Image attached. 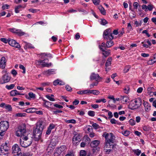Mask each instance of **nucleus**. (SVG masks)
<instances>
[{"instance_id":"nucleus-1","label":"nucleus","mask_w":156,"mask_h":156,"mask_svg":"<svg viewBox=\"0 0 156 156\" xmlns=\"http://www.w3.org/2000/svg\"><path fill=\"white\" fill-rule=\"evenodd\" d=\"M20 140L21 146L24 147H27L31 145L33 140L32 135L28 134L26 136H23Z\"/></svg>"},{"instance_id":"nucleus-2","label":"nucleus","mask_w":156,"mask_h":156,"mask_svg":"<svg viewBox=\"0 0 156 156\" xmlns=\"http://www.w3.org/2000/svg\"><path fill=\"white\" fill-rule=\"evenodd\" d=\"M30 133L26 132L25 124H22L18 126V129L16 133V135L22 137L23 136H25Z\"/></svg>"},{"instance_id":"nucleus-3","label":"nucleus","mask_w":156,"mask_h":156,"mask_svg":"<svg viewBox=\"0 0 156 156\" xmlns=\"http://www.w3.org/2000/svg\"><path fill=\"white\" fill-rule=\"evenodd\" d=\"M110 136L105 141L106 145L105 147L114 149L115 146V144H113L115 137L112 133H110Z\"/></svg>"},{"instance_id":"nucleus-4","label":"nucleus","mask_w":156,"mask_h":156,"mask_svg":"<svg viewBox=\"0 0 156 156\" xmlns=\"http://www.w3.org/2000/svg\"><path fill=\"white\" fill-rule=\"evenodd\" d=\"M9 126V122L7 121H2L0 122V136H3L5 132L8 128Z\"/></svg>"},{"instance_id":"nucleus-5","label":"nucleus","mask_w":156,"mask_h":156,"mask_svg":"<svg viewBox=\"0 0 156 156\" xmlns=\"http://www.w3.org/2000/svg\"><path fill=\"white\" fill-rule=\"evenodd\" d=\"M103 37L106 40H111L113 39V37L112 35V33L111 32V29L110 28L107 29L104 31Z\"/></svg>"},{"instance_id":"nucleus-6","label":"nucleus","mask_w":156,"mask_h":156,"mask_svg":"<svg viewBox=\"0 0 156 156\" xmlns=\"http://www.w3.org/2000/svg\"><path fill=\"white\" fill-rule=\"evenodd\" d=\"M44 128V123L42 121H39L37 122L36 128L34 130L33 134H37L39 132H41Z\"/></svg>"},{"instance_id":"nucleus-7","label":"nucleus","mask_w":156,"mask_h":156,"mask_svg":"<svg viewBox=\"0 0 156 156\" xmlns=\"http://www.w3.org/2000/svg\"><path fill=\"white\" fill-rule=\"evenodd\" d=\"M12 153L15 154L14 155L19 156V154H22L21 150L18 144H16L13 146L12 148Z\"/></svg>"},{"instance_id":"nucleus-8","label":"nucleus","mask_w":156,"mask_h":156,"mask_svg":"<svg viewBox=\"0 0 156 156\" xmlns=\"http://www.w3.org/2000/svg\"><path fill=\"white\" fill-rule=\"evenodd\" d=\"M2 72L3 73H5V74L2 77V79L3 81L2 83H4L8 82L10 80V77L9 76L8 73H6V71H3Z\"/></svg>"},{"instance_id":"nucleus-9","label":"nucleus","mask_w":156,"mask_h":156,"mask_svg":"<svg viewBox=\"0 0 156 156\" xmlns=\"http://www.w3.org/2000/svg\"><path fill=\"white\" fill-rule=\"evenodd\" d=\"M9 147L6 145H2L0 147V151L1 155H6L8 153V151Z\"/></svg>"},{"instance_id":"nucleus-10","label":"nucleus","mask_w":156,"mask_h":156,"mask_svg":"<svg viewBox=\"0 0 156 156\" xmlns=\"http://www.w3.org/2000/svg\"><path fill=\"white\" fill-rule=\"evenodd\" d=\"M8 43L10 45L16 48H20V45L14 40H9L8 41Z\"/></svg>"},{"instance_id":"nucleus-11","label":"nucleus","mask_w":156,"mask_h":156,"mask_svg":"<svg viewBox=\"0 0 156 156\" xmlns=\"http://www.w3.org/2000/svg\"><path fill=\"white\" fill-rule=\"evenodd\" d=\"M90 79L91 80H95L96 81H98V80L101 79V77H100L98 74L93 73L90 75Z\"/></svg>"},{"instance_id":"nucleus-12","label":"nucleus","mask_w":156,"mask_h":156,"mask_svg":"<svg viewBox=\"0 0 156 156\" xmlns=\"http://www.w3.org/2000/svg\"><path fill=\"white\" fill-rule=\"evenodd\" d=\"M6 60L4 57H2L0 60V67L2 69H4L6 66Z\"/></svg>"},{"instance_id":"nucleus-13","label":"nucleus","mask_w":156,"mask_h":156,"mask_svg":"<svg viewBox=\"0 0 156 156\" xmlns=\"http://www.w3.org/2000/svg\"><path fill=\"white\" fill-rule=\"evenodd\" d=\"M135 103V106L136 108H139L141 105L142 100L140 98L136 99L134 101Z\"/></svg>"},{"instance_id":"nucleus-14","label":"nucleus","mask_w":156,"mask_h":156,"mask_svg":"<svg viewBox=\"0 0 156 156\" xmlns=\"http://www.w3.org/2000/svg\"><path fill=\"white\" fill-rule=\"evenodd\" d=\"M100 49L103 52L102 54L105 57L108 56L110 53V50H108L107 51H106L105 49L101 47V46L100 47Z\"/></svg>"},{"instance_id":"nucleus-15","label":"nucleus","mask_w":156,"mask_h":156,"mask_svg":"<svg viewBox=\"0 0 156 156\" xmlns=\"http://www.w3.org/2000/svg\"><path fill=\"white\" fill-rule=\"evenodd\" d=\"M100 143V141L98 140H94L91 143L90 146L92 147H97L98 146Z\"/></svg>"},{"instance_id":"nucleus-16","label":"nucleus","mask_w":156,"mask_h":156,"mask_svg":"<svg viewBox=\"0 0 156 156\" xmlns=\"http://www.w3.org/2000/svg\"><path fill=\"white\" fill-rule=\"evenodd\" d=\"M54 71L53 69H48L47 70L44 71L43 72V74L47 76H49L51 75L55 74Z\"/></svg>"},{"instance_id":"nucleus-17","label":"nucleus","mask_w":156,"mask_h":156,"mask_svg":"<svg viewBox=\"0 0 156 156\" xmlns=\"http://www.w3.org/2000/svg\"><path fill=\"white\" fill-rule=\"evenodd\" d=\"M26 6V5H19L17 6H16L15 8V12L16 13H18L20 12V9L22 8H24Z\"/></svg>"},{"instance_id":"nucleus-18","label":"nucleus","mask_w":156,"mask_h":156,"mask_svg":"<svg viewBox=\"0 0 156 156\" xmlns=\"http://www.w3.org/2000/svg\"><path fill=\"white\" fill-rule=\"evenodd\" d=\"M41 133V132H40L37 134H33L34 139L35 141H37L40 139Z\"/></svg>"},{"instance_id":"nucleus-19","label":"nucleus","mask_w":156,"mask_h":156,"mask_svg":"<svg viewBox=\"0 0 156 156\" xmlns=\"http://www.w3.org/2000/svg\"><path fill=\"white\" fill-rule=\"evenodd\" d=\"M114 44L112 40H107L106 43V47L107 48H109L112 46Z\"/></svg>"},{"instance_id":"nucleus-20","label":"nucleus","mask_w":156,"mask_h":156,"mask_svg":"<svg viewBox=\"0 0 156 156\" xmlns=\"http://www.w3.org/2000/svg\"><path fill=\"white\" fill-rule=\"evenodd\" d=\"M143 104L145 107V110L147 112L149 111L150 110V105L146 101H145Z\"/></svg>"},{"instance_id":"nucleus-21","label":"nucleus","mask_w":156,"mask_h":156,"mask_svg":"<svg viewBox=\"0 0 156 156\" xmlns=\"http://www.w3.org/2000/svg\"><path fill=\"white\" fill-rule=\"evenodd\" d=\"M129 108L131 110H133L137 108H136L135 106V104L134 105V103L133 102V101L132 100L131 101L129 105Z\"/></svg>"},{"instance_id":"nucleus-22","label":"nucleus","mask_w":156,"mask_h":156,"mask_svg":"<svg viewBox=\"0 0 156 156\" xmlns=\"http://www.w3.org/2000/svg\"><path fill=\"white\" fill-rule=\"evenodd\" d=\"M76 133H75L74 134V136L73 138V141H78L80 140V136L78 134H76Z\"/></svg>"},{"instance_id":"nucleus-23","label":"nucleus","mask_w":156,"mask_h":156,"mask_svg":"<svg viewBox=\"0 0 156 156\" xmlns=\"http://www.w3.org/2000/svg\"><path fill=\"white\" fill-rule=\"evenodd\" d=\"M10 94L12 96H15L17 95H23V94H20L18 93V91L16 90H14L11 91L10 92Z\"/></svg>"},{"instance_id":"nucleus-24","label":"nucleus","mask_w":156,"mask_h":156,"mask_svg":"<svg viewBox=\"0 0 156 156\" xmlns=\"http://www.w3.org/2000/svg\"><path fill=\"white\" fill-rule=\"evenodd\" d=\"M66 147L65 146H62L58 148L57 151V152L60 154L62 152H63L65 149Z\"/></svg>"},{"instance_id":"nucleus-25","label":"nucleus","mask_w":156,"mask_h":156,"mask_svg":"<svg viewBox=\"0 0 156 156\" xmlns=\"http://www.w3.org/2000/svg\"><path fill=\"white\" fill-rule=\"evenodd\" d=\"M98 9L102 14L103 15H105L106 14V11L101 5L99 6Z\"/></svg>"},{"instance_id":"nucleus-26","label":"nucleus","mask_w":156,"mask_h":156,"mask_svg":"<svg viewBox=\"0 0 156 156\" xmlns=\"http://www.w3.org/2000/svg\"><path fill=\"white\" fill-rule=\"evenodd\" d=\"M40 56H41V58H44V57L45 56H47V57H49L50 58L52 57L51 55L50 54H47L45 53H41L40 54Z\"/></svg>"},{"instance_id":"nucleus-27","label":"nucleus","mask_w":156,"mask_h":156,"mask_svg":"<svg viewBox=\"0 0 156 156\" xmlns=\"http://www.w3.org/2000/svg\"><path fill=\"white\" fill-rule=\"evenodd\" d=\"M120 100L122 102H127L129 100V98L126 96H121Z\"/></svg>"},{"instance_id":"nucleus-28","label":"nucleus","mask_w":156,"mask_h":156,"mask_svg":"<svg viewBox=\"0 0 156 156\" xmlns=\"http://www.w3.org/2000/svg\"><path fill=\"white\" fill-rule=\"evenodd\" d=\"M16 34L19 36H21L24 35L25 33L24 32L20 30H17Z\"/></svg>"},{"instance_id":"nucleus-29","label":"nucleus","mask_w":156,"mask_h":156,"mask_svg":"<svg viewBox=\"0 0 156 156\" xmlns=\"http://www.w3.org/2000/svg\"><path fill=\"white\" fill-rule=\"evenodd\" d=\"M89 91V92L90 93L94 95H97L99 93V91L96 90H90Z\"/></svg>"},{"instance_id":"nucleus-30","label":"nucleus","mask_w":156,"mask_h":156,"mask_svg":"<svg viewBox=\"0 0 156 156\" xmlns=\"http://www.w3.org/2000/svg\"><path fill=\"white\" fill-rule=\"evenodd\" d=\"M124 92L126 94H128L129 93V86H126L124 89Z\"/></svg>"},{"instance_id":"nucleus-31","label":"nucleus","mask_w":156,"mask_h":156,"mask_svg":"<svg viewBox=\"0 0 156 156\" xmlns=\"http://www.w3.org/2000/svg\"><path fill=\"white\" fill-rule=\"evenodd\" d=\"M4 108L9 111H11L12 110V108L11 105H6Z\"/></svg>"},{"instance_id":"nucleus-32","label":"nucleus","mask_w":156,"mask_h":156,"mask_svg":"<svg viewBox=\"0 0 156 156\" xmlns=\"http://www.w3.org/2000/svg\"><path fill=\"white\" fill-rule=\"evenodd\" d=\"M34 108H29L26 109V112L27 113H32L35 111Z\"/></svg>"},{"instance_id":"nucleus-33","label":"nucleus","mask_w":156,"mask_h":156,"mask_svg":"<svg viewBox=\"0 0 156 156\" xmlns=\"http://www.w3.org/2000/svg\"><path fill=\"white\" fill-rule=\"evenodd\" d=\"M53 103L48 101L46 103V105L44 106L47 108H51V106L53 104Z\"/></svg>"},{"instance_id":"nucleus-34","label":"nucleus","mask_w":156,"mask_h":156,"mask_svg":"<svg viewBox=\"0 0 156 156\" xmlns=\"http://www.w3.org/2000/svg\"><path fill=\"white\" fill-rule=\"evenodd\" d=\"M26 114L25 113H18L16 114L17 117H23L25 116Z\"/></svg>"},{"instance_id":"nucleus-35","label":"nucleus","mask_w":156,"mask_h":156,"mask_svg":"<svg viewBox=\"0 0 156 156\" xmlns=\"http://www.w3.org/2000/svg\"><path fill=\"white\" fill-rule=\"evenodd\" d=\"M87 155L86 152L85 150H81L80 152V156H86Z\"/></svg>"},{"instance_id":"nucleus-36","label":"nucleus","mask_w":156,"mask_h":156,"mask_svg":"<svg viewBox=\"0 0 156 156\" xmlns=\"http://www.w3.org/2000/svg\"><path fill=\"white\" fill-rule=\"evenodd\" d=\"M25 47L26 48H34V47L32 45L29 43H27Z\"/></svg>"},{"instance_id":"nucleus-37","label":"nucleus","mask_w":156,"mask_h":156,"mask_svg":"<svg viewBox=\"0 0 156 156\" xmlns=\"http://www.w3.org/2000/svg\"><path fill=\"white\" fill-rule=\"evenodd\" d=\"M19 68L20 69L23 70V73H26V68L22 65L20 64L19 66Z\"/></svg>"},{"instance_id":"nucleus-38","label":"nucleus","mask_w":156,"mask_h":156,"mask_svg":"<svg viewBox=\"0 0 156 156\" xmlns=\"http://www.w3.org/2000/svg\"><path fill=\"white\" fill-rule=\"evenodd\" d=\"M153 8V5L152 4H149L147 6V9H148L149 11H152Z\"/></svg>"},{"instance_id":"nucleus-39","label":"nucleus","mask_w":156,"mask_h":156,"mask_svg":"<svg viewBox=\"0 0 156 156\" xmlns=\"http://www.w3.org/2000/svg\"><path fill=\"white\" fill-rule=\"evenodd\" d=\"M42 65L43 67H49L51 65V63L50 62L49 63H48L47 62H44V63L42 64Z\"/></svg>"},{"instance_id":"nucleus-40","label":"nucleus","mask_w":156,"mask_h":156,"mask_svg":"<svg viewBox=\"0 0 156 156\" xmlns=\"http://www.w3.org/2000/svg\"><path fill=\"white\" fill-rule=\"evenodd\" d=\"M88 114L90 116L93 117L95 115V112L92 111H89L88 112Z\"/></svg>"},{"instance_id":"nucleus-41","label":"nucleus","mask_w":156,"mask_h":156,"mask_svg":"<svg viewBox=\"0 0 156 156\" xmlns=\"http://www.w3.org/2000/svg\"><path fill=\"white\" fill-rule=\"evenodd\" d=\"M133 152L137 155L139 156L140 155L141 153V151L140 150H139L138 149L133 150Z\"/></svg>"},{"instance_id":"nucleus-42","label":"nucleus","mask_w":156,"mask_h":156,"mask_svg":"<svg viewBox=\"0 0 156 156\" xmlns=\"http://www.w3.org/2000/svg\"><path fill=\"white\" fill-rule=\"evenodd\" d=\"M147 90L148 92L150 93V94L151 93L153 92H152L151 91H154L155 90V89L153 87H149L147 88Z\"/></svg>"},{"instance_id":"nucleus-43","label":"nucleus","mask_w":156,"mask_h":156,"mask_svg":"<svg viewBox=\"0 0 156 156\" xmlns=\"http://www.w3.org/2000/svg\"><path fill=\"white\" fill-rule=\"evenodd\" d=\"M101 101L103 102L104 103H105L106 102V101L105 99L103 98V99H99L97 100L96 101V102L97 103H99Z\"/></svg>"},{"instance_id":"nucleus-44","label":"nucleus","mask_w":156,"mask_h":156,"mask_svg":"<svg viewBox=\"0 0 156 156\" xmlns=\"http://www.w3.org/2000/svg\"><path fill=\"white\" fill-rule=\"evenodd\" d=\"M15 86V85L14 84H12L10 85H6V87L7 89L8 90H10L12 89Z\"/></svg>"},{"instance_id":"nucleus-45","label":"nucleus","mask_w":156,"mask_h":156,"mask_svg":"<svg viewBox=\"0 0 156 156\" xmlns=\"http://www.w3.org/2000/svg\"><path fill=\"white\" fill-rule=\"evenodd\" d=\"M28 95L30 98H35V94L32 92H29Z\"/></svg>"},{"instance_id":"nucleus-46","label":"nucleus","mask_w":156,"mask_h":156,"mask_svg":"<svg viewBox=\"0 0 156 156\" xmlns=\"http://www.w3.org/2000/svg\"><path fill=\"white\" fill-rule=\"evenodd\" d=\"M156 62V61H155V60H154V59H150L148 62L147 64L148 65H151L153 64H154V63H155Z\"/></svg>"},{"instance_id":"nucleus-47","label":"nucleus","mask_w":156,"mask_h":156,"mask_svg":"<svg viewBox=\"0 0 156 156\" xmlns=\"http://www.w3.org/2000/svg\"><path fill=\"white\" fill-rule=\"evenodd\" d=\"M92 126L95 129H97L100 128V127L99 125L96 123H94L92 125Z\"/></svg>"},{"instance_id":"nucleus-48","label":"nucleus","mask_w":156,"mask_h":156,"mask_svg":"<svg viewBox=\"0 0 156 156\" xmlns=\"http://www.w3.org/2000/svg\"><path fill=\"white\" fill-rule=\"evenodd\" d=\"M66 122L68 123H72L75 124L76 122V121L75 119H71V120H67L66 121Z\"/></svg>"},{"instance_id":"nucleus-49","label":"nucleus","mask_w":156,"mask_h":156,"mask_svg":"<svg viewBox=\"0 0 156 156\" xmlns=\"http://www.w3.org/2000/svg\"><path fill=\"white\" fill-rule=\"evenodd\" d=\"M122 134L125 136H127L129 134L130 131L128 130H126L123 132H122Z\"/></svg>"},{"instance_id":"nucleus-50","label":"nucleus","mask_w":156,"mask_h":156,"mask_svg":"<svg viewBox=\"0 0 156 156\" xmlns=\"http://www.w3.org/2000/svg\"><path fill=\"white\" fill-rule=\"evenodd\" d=\"M130 68V67L129 66H126L125 67L124 70V73H127L129 71Z\"/></svg>"},{"instance_id":"nucleus-51","label":"nucleus","mask_w":156,"mask_h":156,"mask_svg":"<svg viewBox=\"0 0 156 156\" xmlns=\"http://www.w3.org/2000/svg\"><path fill=\"white\" fill-rule=\"evenodd\" d=\"M66 90L68 91H71L72 90V88L69 85H67L66 86Z\"/></svg>"},{"instance_id":"nucleus-52","label":"nucleus","mask_w":156,"mask_h":156,"mask_svg":"<svg viewBox=\"0 0 156 156\" xmlns=\"http://www.w3.org/2000/svg\"><path fill=\"white\" fill-rule=\"evenodd\" d=\"M31 2L32 3L34 4L35 6L41 4V3H39V1H32Z\"/></svg>"},{"instance_id":"nucleus-53","label":"nucleus","mask_w":156,"mask_h":156,"mask_svg":"<svg viewBox=\"0 0 156 156\" xmlns=\"http://www.w3.org/2000/svg\"><path fill=\"white\" fill-rule=\"evenodd\" d=\"M45 97L50 101H55V99L54 98L51 97L50 96L48 95H46Z\"/></svg>"},{"instance_id":"nucleus-54","label":"nucleus","mask_w":156,"mask_h":156,"mask_svg":"<svg viewBox=\"0 0 156 156\" xmlns=\"http://www.w3.org/2000/svg\"><path fill=\"white\" fill-rule=\"evenodd\" d=\"M103 136L105 137V141L108 139L109 137L110 136V134L107 133H105L103 134Z\"/></svg>"},{"instance_id":"nucleus-55","label":"nucleus","mask_w":156,"mask_h":156,"mask_svg":"<svg viewBox=\"0 0 156 156\" xmlns=\"http://www.w3.org/2000/svg\"><path fill=\"white\" fill-rule=\"evenodd\" d=\"M129 122V124L132 126H133L135 124V121L132 119H131Z\"/></svg>"},{"instance_id":"nucleus-56","label":"nucleus","mask_w":156,"mask_h":156,"mask_svg":"<svg viewBox=\"0 0 156 156\" xmlns=\"http://www.w3.org/2000/svg\"><path fill=\"white\" fill-rule=\"evenodd\" d=\"M107 23V21L105 19H102L101 23V24L103 25H105Z\"/></svg>"},{"instance_id":"nucleus-57","label":"nucleus","mask_w":156,"mask_h":156,"mask_svg":"<svg viewBox=\"0 0 156 156\" xmlns=\"http://www.w3.org/2000/svg\"><path fill=\"white\" fill-rule=\"evenodd\" d=\"M9 6L7 4L3 5L2 7V8L3 10L5 9H8Z\"/></svg>"},{"instance_id":"nucleus-58","label":"nucleus","mask_w":156,"mask_h":156,"mask_svg":"<svg viewBox=\"0 0 156 156\" xmlns=\"http://www.w3.org/2000/svg\"><path fill=\"white\" fill-rule=\"evenodd\" d=\"M0 40L4 42L5 43H7V42L8 43V41H9V40L6 39L5 38H1L0 39Z\"/></svg>"},{"instance_id":"nucleus-59","label":"nucleus","mask_w":156,"mask_h":156,"mask_svg":"<svg viewBox=\"0 0 156 156\" xmlns=\"http://www.w3.org/2000/svg\"><path fill=\"white\" fill-rule=\"evenodd\" d=\"M59 80L58 79H57L55 80L53 82V84L55 86H56L58 84H59Z\"/></svg>"},{"instance_id":"nucleus-60","label":"nucleus","mask_w":156,"mask_h":156,"mask_svg":"<svg viewBox=\"0 0 156 156\" xmlns=\"http://www.w3.org/2000/svg\"><path fill=\"white\" fill-rule=\"evenodd\" d=\"M101 46V47L102 48H105V50H106V48L107 47H106V43H105L104 42H103L102 43L101 45L99 46V47Z\"/></svg>"},{"instance_id":"nucleus-61","label":"nucleus","mask_w":156,"mask_h":156,"mask_svg":"<svg viewBox=\"0 0 156 156\" xmlns=\"http://www.w3.org/2000/svg\"><path fill=\"white\" fill-rule=\"evenodd\" d=\"M17 30L14 28H10L9 29V30L11 32L16 34Z\"/></svg>"},{"instance_id":"nucleus-62","label":"nucleus","mask_w":156,"mask_h":156,"mask_svg":"<svg viewBox=\"0 0 156 156\" xmlns=\"http://www.w3.org/2000/svg\"><path fill=\"white\" fill-rule=\"evenodd\" d=\"M98 82H94L93 83L91 84L90 85V88H92V87H93L94 86H96L98 84Z\"/></svg>"},{"instance_id":"nucleus-63","label":"nucleus","mask_w":156,"mask_h":156,"mask_svg":"<svg viewBox=\"0 0 156 156\" xmlns=\"http://www.w3.org/2000/svg\"><path fill=\"white\" fill-rule=\"evenodd\" d=\"M49 84H50V83L49 82H47V83H41V85L43 87H45V86H48Z\"/></svg>"},{"instance_id":"nucleus-64","label":"nucleus","mask_w":156,"mask_h":156,"mask_svg":"<svg viewBox=\"0 0 156 156\" xmlns=\"http://www.w3.org/2000/svg\"><path fill=\"white\" fill-rule=\"evenodd\" d=\"M12 74L14 76H16L17 74V72L14 69H13L12 71Z\"/></svg>"}]
</instances>
